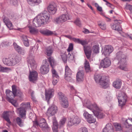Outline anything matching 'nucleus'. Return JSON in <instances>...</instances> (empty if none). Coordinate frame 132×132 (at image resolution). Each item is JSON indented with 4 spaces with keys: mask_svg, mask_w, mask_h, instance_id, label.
Returning <instances> with one entry per match:
<instances>
[{
    "mask_svg": "<svg viewBox=\"0 0 132 132\" xmlns=\"http://www.w3.org/2000/svg\"><path fill=\"white\" fill-rule=\"evenodd\" d=\"M50 15L47 12L40 13L33 20V25L36 27H38L41 25L48 23L50 21Z\"/></svg>",
    "mask_w": 132,
    "mask_h": 132,
    "instance_id": "obj_1",
    "label": "nucleus"
},
{
    "mask_svg": "<svg viewBox=\"0 0 132 132\" xmlns=\"http://www.w3.org/2000/svg\"><path fill=\"white\" fill-rule=\"evenodd\" d=\"M12 87V92L8 89L6 90V99L14 106H16V101L13 99V97L16 96L21 97L22 95V93L20 90H18L16 89L15 85H13Z\"/></svg>",
    "mask_w": 132,
    "mask_h": 132,
    "instance_id": "obj_2",
    "label": "nucleus"
},
{
    "mask_svg": "<svg viewBox=\"0 0 132 132\" xmlns=\"http://www.w3.org/2000/svg\"><path fill=\"white\" fill-rule=\"evenodd\" d=\"M116 59L118 61L119 68L122 70H127L126 68L127 57L121 52H118L116 54Z\"/></svg>",
    "mask_w": 132,
    "mask_h": 132,
    "instance_id": "obj_3",
    "label": "nucleus"
},
{
    "mask_svg": "<svg viewBox=\"0 0 132 132\" xmlns=\"http://www.w3.org/2000/svg\"><path fill=\"white\" fill-rule=\"evenodd\" d=\"M87 108L92 111L94 114L98 118L102 119L104 117L105 115L101 109L96 104H91L87 106Z\"/></svg>",
    "mask_w": 132,
    "mask_h": 132,
    "instance_id": "obj_4",
    "label": "nucleus"
},
{
    "mask_svg": "<svg viewBox=\"0 0 132 132\" xmlns=\"http://www.w3.org/2000/svg\"><path fill=\"white\" fill-rule=\"evenodd\" d=\"M107 77L105 76L96 74L94 76V79L96 82L101 86L104 88H106L109 86L108 81Z\"/></svg>",
    "mask_w": 132,
    "mask_h": 132,
    "instance_id": "obj_5",
    "label": "nucleus"
},
{
    "mask_svg": "<svg viewBox=\"0 0 132 132\" xmlns=\"http://www.w3.org/2000/svg\"><path fill=\"white\" fill-rule=\"evenodd\" d=\"M34 55L33 47H31L29 52L27 60L32 70L36 69L37 67V65L34 59Z\"/></svg>",
    "mask_w": 132,
    "mask_h": 132,
    "instance_id": "obj_6",
    "label": "nucleus"
},
{
    "mask_svg": "<svg viewBox=\"0 0 132 132\" xmlns=\"http://www.w3.org/2000/svg\"><path fill=\"white\" fill-rule=\"evenodd\" d=\"M22 106L17 109V112L19 114L21 117L25 118L27 109L30 108V105L29 103H22Z\"/></svg>",
    "mask_w": 132,
    "mask_h": 132,
    "instance_id": "obj_7",
    "label": "nucleus"
},
{
    "mask_svg": "<svg viewBox=\"0 0 132 132\" xmlns=\"http://www.w3.org/2000/svg\"><path fill=\"white\" fill-rule=\"evenodd\" d=\"M127 98V96L124 93H122L121 95H119L118 96L119 105L122 107L125 105Z\"/></svg>",
    "mask_w": 132,
    "mask_h": 132,
    "instance_id": "obj_8",
    "label": "nucleus"
},
{
    "mask_svg": "<svg viewBox=\"0 0 132 132\" xmlns=\"http://www.w3.org/2000/svg\"><path fill=\"white\" fill-rule=\"evenodd\" d=\"M29 67L30 72V74L29 76V80L31 82H34L37 79L38 73L36 71L34 70L31 71L30 68H31L30 65L29 66Z\"/></svg>",
    "mask_w": 132,
    "mask_h": 132,
    "instance_id": "obj_9",
    "label": "nucleus"
},
{
    "mask_svg": "<svg viewBox=\"0 0 132 132\" xmlns=\"http://www.w3.org/2000/svg\"><path fill=\"white\" fill-rule=\"evenodd\" d=\"M69 19V17L67 14H63L57 18L55 21L57 23L62 24L64 22Z\"/></svg>",
    "mask_w": 132,
    "mask_h": 132,
    "instance_id": "obj_10",
    "label": "nucleus"
},
{
    "mask_svg": "<svg viewBox=\"0 0 132 132\" xmlns=\"http://www.w3.org/2000/svg\"><path fill=\"white\" fill-rule=\"evenodd\" d=\"M43 63H44V64L41 67L40 71L42 74H45L47 73L49 71V64L46 60H44Z\"/></svg>",
    "mask_w": 132,
    "mask_h": 132,
    "instance_id": "obj_11",
    "label": "nucleus"
},
{
    "mask_svg": "<svg viewBox=\"0 0 132 132\" xmlns=\"http://www.w3.org/2000/svg\"><path fill=\"white\" fill-rule=\"evenodd\" d=\"M83 116L87 121L89 123H95L96 121V119L93 117L92 115L89 114L87 111H85L83 114Z\"/></svg>",
    "mask_w": 132,
    "mask_h": 132,
    "instance_id": "obj_12",
    "label": "nucleus"
},
{
    "mask_svg": "<svg viewBox=\"0 0 132 132\" xmlns=\"http://www.w3.org/2000/svg\"><path fill=\"white\" fill-rule=\"evenodd\" d=\"M113 50V48L111 45L106 46L104 48L102 54L104 55L105 56H108L109 55Z\"/></svg>",
    "mask_w": 132,
    "mask_h": 132,
    "instance_id": "obj_13",
    "label": "nucleus"
},
{
    "mask_svg": "<svg viewBox=\"0 0 132 132\" xmlns=\"http://www.w3.org/2000/svg\"><path fill=\"white\" fill-rule=\"evenodd\" d=\"M57 111V107L53 105L48 109L47 113L48 115L50 116H52L56 113Z\"/></svg>",
    "mask_w": 132,
    "mask_h": 132,
    "instance_id": "obj_14",
    "label": "nucleus"
},
{
    "mask_svg": "<svg viewBox=\"0 0 132 132\" xmlns=\"http://www.w3.org/2000/svg\"><path fill=\"white\" fill-rule=\"evenodd\" d=\"M54 90L52 89H49L45 90V97L48 102L50 99L53 96Z\"/></svg>",
    "mask_w": 132,
    "mask_h": 132,
    "instance_id": "obj_15",
    "label": "nucleus"
},
{
    "mask_svg": "<svg viewBox=\"0 0 132 132\" xmlns=\"http://www.w3.org/2000/svg\"><path fill=\"white\" fill-rule=\"evenodd\" d=\"M111 62L110 60L106 57L101 60L100 64L102 67L106 68L109 67L111 65Z\"/></svg>",
    "mask_w": 132,
    "mask_h": 132,
    "instance_id": "obj_16",
    "label": "nucleus"
},
{
    "mask_svg": "<svg viewBox=\"0 0 132 132\" xmlns=\"http://www.w3.org/2000/svg\"><path fill=\"white\" fill-rule=\"evenodd\" d=\"M53 80L52 83L53 85H55L59 80V77L56 71L54 69L52 70Z\"/></svg>",
    "mask_w": 132,
    "mask_h": 132,
    "instance_id": "obj_17",
    "label": "nucleus"
},
{
    "mask_svg": "<svg viewBox=\"0 0 132 132\" xmlns=\"http://www.w3.org/2000/svg\"><path fill=\"white\" fill-rule=\"evenodd\" d=\"M115 24H114L112 26V28L113 30H117L118 31H121V28L119 24L121 23V20H114Z\"/></svg>",
    "mask_w": 132,
    "mask_h": 132,
    "instance_id": "obj_18",
    "label": "nucleus"
},
{
    "mask_svg": "<svg viewBox=\"0 0 132 132\" xmlns=\"http://www.w3.org/2000/svg\"><path fill=\"white\" fill-rule=\"evenodd\" d=\"M49 12L51 14H54L56 12V9L55 4H50L47 7Z\"/></svg>",
    "mask_w": 132,
    "mask_h": 132,
    "instance_id": "obj_19",
    "label": "nucleus"
},
{
    "mask_svg": "<svg viewBox=\"0 0 132 132\" xmlns=\"http://www.w3.org/2000/svg\"><path fill=\"white\" fill-rule=\"evenodd\" d=\"M13 45L15 49L18 53L21 55H23L25 53V51L23 48L17 45L16 44H14Z\"/></svg>",
    "mask_w": 132,
    "mask_h": 132,
    "instance_id": "obj_20",
    "label": "nucleus"
},
{
    "mask_svg": "<svg viewBox=\"0 0 132 132\" xmlns=\"http://www.w3.org/2000/svg\"><path fill=\"white\" fill-rule=\"evenodd\" d=\"M84 73L83 70H80L77 74L76 79L78 82L81 81L83 80Z\"/></svg>",
    "mask_w": 132,
    "mask_h": 132,
    "instance_id": "obj_21",
    "label": "nucleus"
},
{
    "mask_svg": "<svg viewBox=\"0 0 132 132\" xmlns=\"http://www.w3.org/2000/svg\"><path fill=\"white\" fill-rule=\"evenodd\" d=\"M113 128L112 125L108 123L106 125L105 128L103 130V132H113Z\"/></svg>",
    "mask_w": 132,
    "mask_h": 132,
    "instance_id": "obj_22",
    "label": "nucleus"
},
{
    "mask_svg": "<svg viewBox=\"0 0 132 132\" xmlns=\"http://www.w3.org/2000/svg\"><path fill=\"white\" fill-rule=\"evenodd\" d=\"M84 51L87 58L89 59L90 57L92 51L89 46H84Z\"/></svg>",
    "mask_w": 132,
    "mask_h": 132,
    "instance_id": "obj_23",
    "label": "nucleus"
},
{
    "mask_svg": "<svg viewBox=\"0 0 132 132\" xmlns=\"http://www.w3.org/2000/svg\"><path fill=\"white\" fill-rule=\"evenodd\" d=\"M122 83L121 80L120 79H118L113 82V86L116 89H119L121 88Z\"/></svg>",
    "mask_w": 132,
    "mask_h": 132,
    "instance_id": "obj_24",
    "label": "nucleus"
},
{
    "mask_svg": "<svg viewBox=\"0 0 132 132\" xmlns=\"http://www.w3.org/2000/svg\"><path fill=\"white\" fill-rule=\"evenodd\" d=\"M3 61L5 65L9 66L13 65L12 57L8 58H4L3 59Z\"/></svg>",
    "mask_w": 132,
    "mask_h": 132,
    "instance_id": "obj_25",
    "label": "nucleus"
},
{
    "mask_svg": "<svg viewBox=\"0 0 132 132\" xmlns=\"http://www.w3.org/2000/svg\"><path fill=\"white\" fill-rule=\"evenodd\" d=\"M12 58L13 65L20 62L21 60V57L20 56L17 55H14L12 57Z\"/></svg>",
    "mask_w": 132,
    "mask_h": 132,
    "instance_id": "obj_26",
    "label": "nucleus"
},
{
    "mask_svg": "<svg viewBox=\"0 0 132 132\" xmlns=\"http://www.w3.org/2000/svg\"><path fill=\"white\" fill-rule=\"evenodd\" d=\"M46 121V120L44 118L40 119L38 122H37V121H33V127H35L37 128V127H38V126L44 123Z\"/></svg>",
    "mask_w": 132,
    "mask_h": 132,
    "instance_id": "obj_27",
    "label": "nucleus"
},
{
    "mask_svg": "<svg viewBox=\"0 0 132 132\" xmlns=\"http://www.w3.org/2000/svg\"><path fill=\"white\" fill-rule=\"evenodd\" d=\"M28 3L30 4L37 5L41 3V0H27Z\"/></svg>",
    "mask_w": 132,
    "mask_h": 132,
    "instance_id": "obj_28",
    "label": "nucleus"
},
{
    "mask_svg": "<svg viewBox=\"0 0 132 132\" xmlns=\"http://www.w3.org/2000/svg\"><path fill=\"white\" fill-rule=\"evenodd\" d=\"M74 40L75 42L81 44L84 47L85 46V45L88 44V43L86 40H80L79 39L74 38Z\"/></svg>",
    "mask_w": 132,
    "mask_h": 132,
    "instance_id": "obj_29",
    "label": "nucleus"
},
{
    "mask_svg": "<svg viewBox=\"0 0 132 132\" xmlns=\"http://www.w3.org/2000/svg\"><path fill=\"white\" fill-rule=\"evenodd\" d=\"M46 53L48 56H50L52 54L53 49L51 46H49L47 47L46 48Z\"/></svg>",
    "mask_w": 132,
    "mask_h": 132,
    "instance_id": "obj_30",
    "label": "nucleus"
},
{
    "mask_svg": "<svg viewBox=\"0 0 132 132\" xmlns=\"http://www.w3.org/2000/svg\"><path fill=\"white\" fill-rule=\"evenodd\" d=\"M9 115L7 111H4L3 114V118L9 123H11L9 118Z\"/></svg>",
    "mask_w": 132,
    "mask_h": 132,
    "instance_id": "obj_31",
    "label": "nucleus"
},
{
    "mask_svg": "<svg viewBox=\"0 0 132 132\" xmlns=\"http://www.w3.org/2000/svg\"><path fill=\"white\" fill-rule=\"evenodd\" d=\"M28 27L30 33L32 34H36L38 32V30L35 28L33 27L32 26H28Z\"/></svg>",
    "mask_w": 132,
    "mask_h": 132,
    "instance_id": "obj_32",
    "label": "nucleus"
},
{
    "mask_svg": "<svg viewBox=\"0 0 132 132\" xmlns=\"http://www.w3.org/2000/svg\"><path fill=\"white\" fill-rule=\"evenodd\" d=\"M40 32L42 34L47 36H51L53 34V33L52 31L48 30H41L40 31Z\"/></svg>",
    "mask_w": 132,
    "mask_h": 132,
    "instance_id": "obj_33",
    "label": "nucleus"
},
{
    "mask_svg": "<svg viewBox=\"0 0 132 132\" xmlns=\"http://www.w3.org/2000/svg\"><path fill=\"white\" fill-rule=\"evenodd\" d=\"M4 21L5 24L8 28H11L12 27V24L9 19H6L5 18L4 19Z\"/></svg>",
    "mask_w": 132,
    "mask_h": 132,
    "instance_id": "obj_34",
    "label": "nucleus"
},
{
    "mask_svg": "<svg viewBox=\"0 0 132 132\" xmlns=\"http://www.w3.org/2000/svg\"><path fill=\"white\" fill-rule=\"evenodd\" d=\"M71 121H72L73 124L78 123L80 122L79 118L76 116H73L71 119Z\"/></svg>",
    "mask_w": 132,
    "mask_h": 132,
    "instance_id": "obj_35",
    "label": "nucleus"
},
{
    "mask_svg": "<svg viewBox=\"0 0 132 132\" xmlns=\"http://www.w3.org/2000/svg\"><path fill=\"white\" fill-rule=\"evenodd\" d=\"M58 95L59 100H61V101L67 99L66 97L61 92H59L58 93Z\"/></svg>",
    "mask_w": 132,
    "mask_h": 132,
    "instance_id": "obj_36",
    "label": "nucleus"
},
{
    "mask_svg": "<svg viewBox=\"0 0 132 132\" xmlns=\"http://www.w3.org/2000/svg\"><path fill=\"white\" fill-rule=\"evenodd\" d=\"M84 67L85 70L87 72L90 71L89 64V62L86 60L84 63Z\"/></svg>",
    "mask_w": 132,
    "mask_h": 132,
    "instance_id": "obj_37",
    "label": "nucleus"
},
{
    "mask_svg": "<svg viewBox=\"0 0 132 132\" xmlns=\"http://www.w3.org/2000/svg\"><path fill=\"white\" fill-rule=\"evenodd\" d=\"M61 104L63 108H68L69 106V103L67 99L61 101Z\"/></svg>",
    "mask_w": 132,
    "mask_h": 132,
    "instance_id": "obj_38",
    "label": "nucleus"
},
{
    "mask_svg": "<svg viewBox=\"0 0 132 132\" xmlns=\"http://www.w3.org/2000/svg\"><path fill=\"white\" fill-rule=\"evenodd\" d=\"M131 121L132 122V118L131 119V120L129 119L126 120V123L125 124V126L126 128H128L131 127V125L129 124L130 122Z\"/></svg>",
    "mask_w": 132,
    "mask_h": 132,
    "instance_id": "obj_39",
    "label": "nucleus"
},
{
    "mask_svg": "<svg viewBox=\"0 0 132 132\" xmlns=\"http://www.w3.org/2000/svg\"><path fill=\"white\" fill-rule=\"evenodd\" d=\"M40 127L42 128V129L47 130H50V128L47 125L46 122H45L44 123L40 125L39 126Z\"/></svg>",
    "mask_w": 132,
    "mask_h": 132,
    "instance_id": "obj_40",
    "label": "nucleus"
},
{
    "mask_svg": "<svg viewBox=\"0 0 132 132\" xmlns=\"http://www.w3.org/2000/svg\"><path fill=\"white\" fill-rule=\"evenodd\" d=\"M72 71L68 66L65 67V75H71Z\"/></svg>",
    "mask_w": 132,
    "mask_h": 132,
    "instance_id": "obj_41",
    "label": "nucleus"
},
{
    "mask_svg": "<svg viewBox=\"0 0 132 132\" xmlns=\"http://www.w3.org/2000/svg\"><path fill=\"white\" fill-rule=\"evenodd\" d=\"M114 126L117 131H120L122 130V128L120 124L117 123H114Z\"/></svg>",
    "mask_w": 132,
    "mask_h": 132,
    "instance_id": "obj_42",
    "label": "nucleus"
},
{
    "mask_svg": "<svg viewBox=\"0 0 132 132\" xmlns=\"http://www.w3.org/2000/svg\"><path fill=\"white\" fill-rule=\"evenodd\" d=\"M16 121L17 124L20 127H22L23 126V122L20 118L19 117L17 118L16 119Z\"/></svg>",
    "mask_w": 132,
    "mask_h": 132,
    "instance_id": "obj_43",
    "label": "nucleus"
},
{
    "mask_svg": "<svg viewBox=\"0 0 132 132\" xmlns=\"http://www.w3.org/2000/svg\"><path fill=\"white\" fill-rule=\"evenodd\" d=\"M92 50L93 52L96 53H98L99 52V47L98 46L95 45L93 47Z\"/></svg>",
    "mask_w": 132,
    "mask_h": 132,
    "instance_id": "obj_44",
    "label": "nucleus"
},
{
    "mask_svg": "<svg viewBox=\"0 0 132 132\" xmlns=\"http://www.w3.org/2000/svg\"><path fill=\"white\" fill-rule=\"evenodd\" d=\"M48 61L51 66L53 68L55 63L53 57H49L48 58Z\"/></svg>",
    "mask_w": 132,
    "mask_h": 132,
    "instance_id": "obj_45",
    "label": "nucleus"
},
{
    "mask_svg": "<svg viewBox=\"0 0 132 132\" xmlns=\"http://www.w3.org/2000/svg\"><path fill=\"white\" fill-rule=\"evenodd\" d=\"M62 59L64 63H66L67 60V55L66 54L64 53L61 55Z\"/></svg>",
    "mask_w": 132,
    "mask_h": 132,
    "instance_id": "obj_46",
    "label": "nucleus"
},
{
    "mask_svg": "<svg viewBox=\"0 0 132 132\" xmlns=\"http://www.w3.org/2000/svg\"><path fill=\"white\" fill-rule=\"evenodd\" d=\"M74 23L77 26L80 27L81 25V23L80 20L79 18H77Z\"/></svg>",
    "mask_w": 132,
    "mask_h": 132,
    "instance_id": "obj_47",
    "label": "nucleus"
},
{
    "mask_svg": "<svg viewBox=\"0 0 132 132\" xmlns=\"http://www.w3.org/2000/svg\"><path fill=\"white\" fill-rule=\"evenodd\" d=\"M78 132H88L87 128L83 127L80 128L78 130Z\"/></svg>",
    "mask_w": 132,
    "mask_h": 132,
    "instance_id": "obj_48",
    "label": "nucleus"
},
{
    "mask_svg": "<svg viewBox=\"0 0 132 132\" xmlns=\"http://www.w3.org/2000/svg\"><path fill=\"white\" fill-rule=\"evenodd\" d=\"M66 120V119L63 118L60 121L59 124L60 126H61L63 125L65 123Z\"/></svg>",
    "mask_w": 132,
    "mask_h": 132,
    "instance_id": "obj_49",
    "label": "nucleus"
},
{
    "mask_svg": "<svg viewBox=\"0 0 132 132\" xmlns=\"http://www.w3.org/2000/svg\"><path fill=\"white\" fill-rule=\"evenodd\" d=\"M8 69L6 67H3L0 65V72H4L7 71Z\"/></svg>",
    "mask_w": 132,
    "mask_h": 132,
    "instance_id": "obj_50",
    "label": "nucleus"
},
{
    "mask_svg": "<svg viewBox=\"0 0 132 132\" xmlns=\"http://www.w3.org/2000/svg\"><path fill=\"white\" fill-rule=\"evenodd\" d=\"M98 24L100 26L101 29L103 30H105L106 29V26L105 24L102 23H98Z\"/></svg>",
    "mask_w": 132,
    "mask_h": 132,
    "instance_id": "obj_51",
    "label": "nucleus"
},
{
    "mask_svg": "<svg viewBox=\"0 0 132 132\" xmlns=\"http://www.w3.org/2000/svg\"><path fill=\"white\" fill-rule=\"evenodd\" d=\"M126 8L127 9L129 10L130 12L132 13V5H127L126 6Z\"/></svg>",
    "mask_w": 132,
    "mask_h": 132,
    "instance_id": "obj_52",
    "label": "nucleus"
},
{
    "mask_svg": "<svg viewBox=\"0 0 132 132\" xmlns=\"http://www.w3.org/2000/svg\"><path fill=\"white\" fill-rule=\"evenodd\" d=\"M71 75H65V79L68 81H70L71 80V78L70 77Z\"/></svg>",
    "mask_w": 132,
    "mask_h": 132,
    "instance_id": "obj_53",
    "label": "nucleus"
},
{
    "mask_svg": "<svg viewBox=\"0 0 132 132\" xmlns=\"http://www.w3.org/2000/svg\"><path fill=\"white\" fill-rule=\"evenodd\" d=\"M67 58L69 60H71L73 59V56L72 54H71L69 53L67 55Z\"/></svg>",
    "mask_w": 132,
    "mask_h": 132,
    "instance_id": "obj_54",
    "label": "nucleus"
},
{
    "mask_svg": "<svg viewBox=\"0 0 132 132\" xmlns=\"http://www.w3.org/2000/svg\"><path fill=\"white\" fill-rule=\"evenodd\" d=\"M22 40L23 42L28 40L27 36L24 35H23L22 36Z\"/></svg>",
    "mask_w": 132,
    "mask_h": 132,
    "instance_id": "obj_55",
    "label": "nucleus"
},
{
    "mask_svg": "<svg viewBox=\"0 0 132 132\" xmlns=\"http://www.w3.org/2000/svg\"><path fill=\"white\" fill-rule=\"evenodd\" d=\"M73 48V44L72 43L70 44L67 50L69 52L70 51L72 50Z\"/></svg>",
    "mask_w": 132,
    "mask_h": 132,
    "instance_id": "obj_56",
    "label": "nucleus"
},
{
    "mask_svg": "<svg viewBox=\"0 0 132 132\" xmlns=\"http://www.w3.org/2000/svg\"><path fill=\"white\" fill-rule=\"evenodd\" d=\"M53 127H58V125L56 121L54 119L53 121Z\"/></svg>",
    "mask_w": 132,
    "mask_h": 132,
    "instance_id": "obj_57",
    "label": "nucleus"
},
{
    "mask_svg": "<svg viewBox=\"0 0 132 132\" xmlns=\"http://www.w3.org/2000/svg\"><path fill=\"white\" fill-rule=\"evenodd\" d=\"M24 44L26 47H28L29 45V42L28 40L23 42Z\"/></svg>",
    "mask_w": 132,
    "mask_h": 132,
    "instance_id": "obj_58",
    "label": "nucleus"
},
{
    "mask_svg": "<svg viewBox=\"0 0 132 132\" xmlns=\"http://www.w3.org/2000/svg\"><path fill=\"white\" fill-rule=\"evenodd\" d=\"M57 128L58 127H53L52 129L53 132H58Z\"/></svg>",
    "mask_w": 132,
    "mask_h": 132,
    "instance_id": "obj_59",
    "label": "nucleus"
},
{
    "mask_svg": "<svg viewBox=\"0 0 132 132\" xmlns=\"http://www.w3.org/2000/svg\"><path fill=\"white\" fill-rule=\"evenodd\" d=\"M13 4L15 5L17 4L18 2L17 0H13Z\"/></svg>",
    "mask_w": 132,
    "mask_h": 132,
    "instance_id": "obj_60",
    "label": "nucleus"
},
{
    "mask_svg": "<svg viewBox=\"0 0 132 132\" xmlns=\"http://www.w3.org/2000/svg\"><path fill=\"white\" fill-rule=\"evenodd\" d=\"M106 2V5H107L108 6L110 7H111V6H112L110 3L109 2L106 0V2Z\"/></svg>",
    "mask_w": 132,
    "mask_h": 132,
    "instance_id": "obj_61",
    "label": "nucleus"
},
{
    "mask_svg": "<svg viewBox=\"0 0 132 132\" xmlns=\"http://www.w3.org/2000/svg\"><path fill=\"white\" fill-rule=\"evenodd\" d=\"M97 10L100 12H101L102 11V7L100 6H98L97 7Z\"/></svg>",
    "mask_w": 132,
    "mask_h": 132,
    "instance_id": "obj_62",
    "label": "nucleus"
},
{
    "mask_svg": "<svg viewBox=\"0 0 132 132\" xmlns=\"http://www.w3.org/2000/svg\"><path fill=\"white\" fill-rule=\"evenodd\" d=\"M127 37L129 38L130 39L132 40V35H129L128 34L126 35Z\"/></svg>",
    "mask_w": 132,
    "mask_h": 132,
    "instance_id": "obj_63",
    "label": "nucleus"
},
{
    "mask_svg": "<svg viewBox=\"0 0 132 132\" xmlns=\"http://www.w3.org/2000/svg\"><path fill=\"white\" fill-rule=\"evenodd\" d=\"M84 32V33L86 34L89 32V30L87 29H85Z\"/></svg>",
    "mask_w": 132,
    "mask_h": 132,
    "instance_id": "obj_64",
    "label": "nucleus"
}]
</instances>
